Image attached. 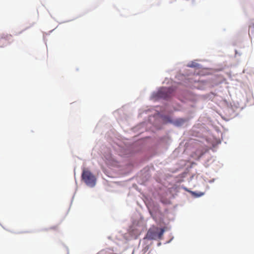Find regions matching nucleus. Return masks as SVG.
<instances>
[{
  "instance_id": "obj_3",
  "label": "nucleus",
  "mask_w": 254,
  "mask_h": 254,
  "mask_svg": "<svg viewBox=\"0 0 254 254\" xmlns=\"http://www.w3.org/2000/svg\"><path fill=\"white\" fill-rule=\"evenodd\" d=\"M11 38V35H5L0 36V47H2L4 45H6L10 43L9 40Z\"/></svg>"
},
{
  "instance_id": "obj_1",
  "label": "nucleus",
  "mask_w": 254,
  "mask_h": 254,
  "mask_svg": "<svg viewBox=\"0 0 254 254\" xmlns=\"http://www.w3.org/2000/svg\"><path fill=\"white\" fill-rule=\"evenodd\" d=\"M82 180L86 185L90 187L95 186L96 179L93 174L88 170L84 168L81 175Z\"/></svg>"
},
{
  "instance_id": "obj_4",
  "label": "nucleus",
  "mask_w": 254,
  "mask_h": 254,
  "mask_svg": "<svg viewBox=\"0 0 254 254\" xmlns=\"http://www.w3.org/2000/svg\"><path fill=\"white\" fill-rule=\"evenodd\" d=\"M146 237L150 240L156 239L157 238V233L154 229H149L146 234Z\"/></svg>"
},
{
  "instance_id": "obj_5",
  "label": "nucleus",
  "mask_w": 254,
  "mask_h": 254,
  "mask_svg": "<svg viewBox=\"0 0 254 254\" xmlns=\"http://www.w3.org/2000/svg\"><path fill=\"white\" fill-rule=\"evenodd\" d=\"M165 228H161L159 233H157V238L161 239L164 233Z\"/></svg>"
},
{
  "instance_id": "obj_2",
  "label": "nucleus",
  "mask_w": 254,
  "mask_h": 254,
  "mask_svg": "<svg viewBox=\"0 0 254 254\" xmlns=\"http://www.w3.org/2000/svg\"><path fill=\"white\" fill-rule=\"evenodd\" d=\"M171 93L170 89L162 88L158 91V94L159 97L166 99L170 96Z\"/></svg>"
},
{
  "instance_id": "obj_6",
  "label": "nucleus",
  "mask_w": 254,
  "mask_h": 254,
  "mask_svg": "<svg viewBox=\"0 0 254 254\" xmlns=\"http://www.w3.org/2000/svg\"><path fill=\"white\" fill-rule=\"evenodd\" d=\"M203 194V193H201V194H199V195H197V196H201V195H202Z\"/></svg>"
},
{
  "instance_id": "obj_7",
  "label": "nucleus",
  "mask_w": 254,
  "mask_h": 254,
  "mask_svg": "<svg viewBox=\"0 0 254 254\" xmlns=\"http://www.w3.org/2000/svg\"><path fill=\"white\" fill-rule=\"evenodd\" d=\"M111 162L109 161L107 162V163H110Z\"/></svg>"
}]
</instances>
